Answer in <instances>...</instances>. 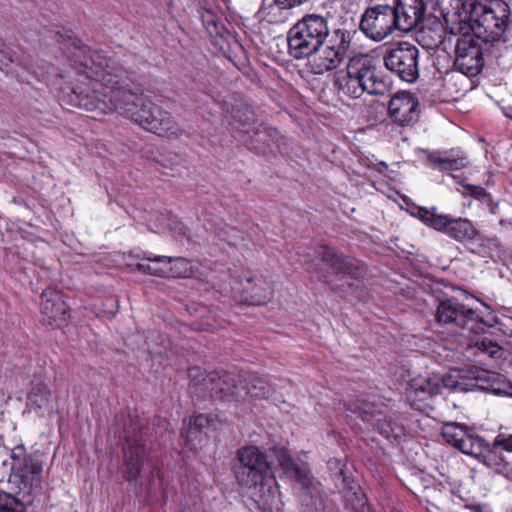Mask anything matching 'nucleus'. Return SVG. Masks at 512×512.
I'll return each instance as SVG.
<instances>
[{"mask_svg":"<svg viewBox=\"0 0 512 512\" xmlns=\"http://www.w3.org/2000/svg\"><path fill=\"white\" fill-rule=\"evenodd\" d=\"M56 42L79 77L71 81L65 101L71 106L102 113L120 111L145 130L177 137L182 129L167 111L131 89V74L102 51L94 50L70 34L55 32Z\"/></svg>","mask_w":512,"mask_h":512,"instance_id":"f257e3e1","label":"nucleus"},{"mask_svg":"<svg viewBox=\"0 0 512 512\" xmlns=\"http://www.w3.org/2000/svg\"><path fill=\"white\" fill-rule=\"evenodd\" d=\"M189 390L199 399L219 398L221 400L243 401L249 398H269L274 389L261 378L253 375L218 372L204 373L199 367L188 370Z\"/></svg>","mask_w":512,"mask_h":512,"instance_id":"f03ea898","label":"nucleus"},{"mask_svg":"<svg viewBox=\"0 0 512 512\" xmlns=\"http://www.w3.org/2000/svg\"><path fill=\"white\" fill-rule=\"evenodd\" d=\"M241 468L237 471L239 483L248 489V495L259 512H281L279 486L269 474L266 456L258 447L246 446L238 450Z\"/></svg>","mask_w":512,"mask_h":512,"instance_id":"7ed1b4c3","label":"nucleus"},{"mask_svg":"<svg viewBox=\"0 0 512 512\" xmlns=\"http://www.w3.org/2000/svg\"><path fill=\"white\" fill-rule=\"evenodd\" d=\"M297 24L322 48L308 61L311 72L323 75L336 69L350 48L351 33L342 28L330 31L328 19L315 13L305 15Z\"/></svg>","mask_w":512,"mask_h":512,"instance_id":"20e7f679","label":"nucleus"},{"mask_svg":"<svg viewBox=\"0 0 512 512\" xmlns=\"http://www.w3.org/2000/svg\"><path fill=\"white\" fill-rule=\"evenodd\" d=\"M297 24L322 48L308 61L311 72L323 75L336 69L350 48L351 33L342 28L330 31L328 19L315 13L305 15Z\"/></svg>","mask_w":512,"mask_h":512,"instance_id":"39448f33","label":"nucleus"},{"mask_svg":"<svg viewBox=\"0 0 512 512\" xmlns=\"http://www.w3.org/2000/svg\"><path fill=\"white\" fill-rule=\"evenodd\" d=\"M451 7V21L458 22L461 29H469L485 43L498 40L506 29L509 6L505 2L488 6L484 0H452Z\"/></svg>","mask_w":512,"mask_h":512,"instance_id":"423d86ee","label":"nucleus"},{"mask_svg":"<svg viewBox=\"0 0 512 512\" xmlns=\"http://www.w3.org/2000/svg\"><path fill=\"white\" fill-rule=\"evenodd\" d=\"M333 85L340 96L360 98L364 93L383 95L390 83L379 75L373 61L367 56H356L349 60L345 69L334 75Z\"/></svg>","mask_w":512,"mask_h":512,"instance_id":"0eeeda50","label":"nucleus"},{"mask_svg":"<svg viewBox=\"0 0 512 512\" xmlns=\"http://www.w3.org/2000/svg\"><path fill=\"white\" fill-rule=\"evenodd\" d=\"M148 427L130 425L126 430V439L123 446L124 457V477L127 481H138L141 486H144L149 492L155 491L161 487L160 470L156 467H151L150 477L147 481L143 480L141 475L146 455V437L149 434Z\"/></svg>","mask_w":512,"mask_h":512,"instance_id":"6e6552de","label":"nucleus"},{"mask_svg":"<svg viewBox=\"0 0 512 512\" xmlns=\"http://www.w3.org/2000/svg\"><path fill=\"white\" fill-rule=\"evenodd\" d=\"M445 441L462 453L478 459L491 469H498L503 459L482 437L471 432L466 426L458 423H446L442 428Z\"/></svg>","mask_w":512,"mask_h":512,"instance_id":"1a4fd4ad","label":"nucleus"},{"mask_svg":"<svg viewBox=\"0 0 512 512\" xmlns=\"http://www.w3.org/2000/svg\"><path fill=\"white\" fill-rule=\"evenodd\" d=\"M482 379L479 371L452 370L444 376L419 375L409 381L408 387L415 396L422 399L438 395L444 389L455 391H473L478 387V380Z\"/></svg>","mask_w":512,"mask_h":512,"instance_id":"9d476101","label":"nucleus"},{"mask_svg":"<svg viewBox=\"0 0 512 512\" xmlns=\"http://www.w3.org/2000/svg\"><path fill=\"white\" fill-rule=\"evenodd\" d=\"M316 254L329 267L334 276L330 273H320L312 265L307 268L310 273L316 274L320 281L327 283L334 290L347 292L352 289L353 283L351 280H357L361 276V269L357 260L338 254L328 246H320Z\"/></svg>","mask_w":512,"mask_h":512,"instance_id":"9b49d317","label":"nucleus"},{"mask_svg":"<svg viewBox=\"0 0 512 512\" xmlns=\"http://www.w3.org/2000/svg\"><path fill=\"white\" fill-rule=\"evenodd\" d=\"M279 465L285 475L301 485L300 500L307 512H318L324 509V497L321 485L310 476L306 463L296 462L286 451L278 455Z\"/></svg>","mask_w":512,"mask_h":512,"instance_id":"f8f14e48","label":"nucleus"},{"mask_svg":"<svg viewBox=\"0 0 512 512\" xmlns=\"http://www.w3.org/2000/svg\"><path fill=\"white\" fill-rule=\"evenodd\" d=\"M412 215L426 226L442 232L458 242L474 241L479 234L470 220L452 217L448 214H438L436 207L417 206L414 208Z\"/></svg>","mask_w":512,"mask_h":512,"instance_id":"ddd939ff","label":"nucleus"},{"mask_svg":"<svg viewBox=\"0 0 512 512\" xmlns=\"http://www.w3.org/2000/svg\"><path fill=\"white\" fill-rule=\"evenodd\" d=\"M451 33L456 38L455 67L465 76L478 75L484 66L483 41L475 33H471L469 29H461V25L452 27Z\"/></svg>","mask_w":512,"mask_h":512,"instance_id":"4468645a","label":"nucleus"},{"mask_svg":"<svg viewBox=\"0 0 512 512\" xmlns=\"http://www.w3.org/2000/svg\"><path fill=\"white\" fill-rule=\"evenodd\" d=\"M362 419L370 422L387 439H401L406 435V419L396 412H387L386 407L375 402L365 401L357 410Z\"/></svg>","mask_w":512,"mask_h":512,"instance_id":"2eb2a0df","label":"nucleus"},{"mask_svg":"<svg viewBox=\"0 0 512 512\" xmlns=\"http://www.w3.org/2000/svg\"><path fill=\"white\" fill-rule=\"evenodd\" d=\"M436 320L440 324H454L470 332L483 330L484 320L468 303L457 297L441 301L437 307Z\"/></svg>","mask_w":512,"mask_h":512,"instance_id":"dca6fc26","label":"nucleus"},{"mask_svg":"<svg viewBox=\"0 0 512 512\" xmlns=\"http://www.w3.org/2000/svg\"><path fill=\"white\" fill-rule=\"evenodd\" d=\"M418 57L419 50L415 45L400 42L386 51L384 64L401 80L412 83L419 76Z\"/></svg>","mask_w":512,"mask_h":512,"instance_id":"f3484780","label":"nucleus"},{"mask_svg":"<svg viewBox=\"0 0 512 512\" xmlns=\"http://www.w3.org/2000/svg\"><path fill=\"white\" fill-rule=\"evenodd\" d=\"M392 6L377 5L365 11L360 30L374 41H382L397 29Z\"/></svg>","mask_w":512,"mask_h":512,"instance_id":"a211bd4d","label":"nucleus"},{"mask_svg":"<svg viewBox=\"0 0 512 512\" xmlns=\"http://www.w3.org/2000/svg\"><path fill=\"white\" fill-rule=\"evenodd\" d=\"M26 411L47 421L58 413V397L45 383H34L27 395Z\"/></svg>","mask_w":512,"mask_h":512,"instance_id":"6ab92c4d","label":"nucleus"},{"mask_svg":"<svg viewBox=\"0 0 512 512\" xmlns=\"http://www.w3.org/2000/svg\"><path fill=\"white\" fill-rule=\"evenodd\" d=\"M11 459L10 481L18 483L20 489H30L35 478L42 472V466L32 456L27 455L22 446L12 450Z\"/></svg>","mask_w":512,"mask_h":512,"instance_id":"aec40b11","label":"nucleus"},{"mask_svg":"<svg viewBox=\"0 0 512 512\" xmlns=\"http://www.w3.org/2000/svg\"><path fill=\"white\" fill-rule=\"evenodd\" d=\"M388 115L393 123L408 127L415 124L419 118V102L410 92H399L389 101Z\"/></svg>","mask_w":512,"mask_h":512,"instance_id":"412c9836","label":"nucleus"},{"mask_svg":"<svg viewBox=\"0 0 512 512\" xmlns=\"http://www.w3.org/2000/svg\"><path fill=\"white\" fill-rule=\"evenodd\" d=\"M240 286L233 287V290L239 294L240 301L249 305L266 304L273 296L271 284L261 276L247 277Z\"/></svg>","mask_w":512,"mask_h":512,"instance_id":"4be33fe9","label":"nucleus"},{"mask_svg":"<svg viewBox=\"0 0 512 512\" xmlns=\"http://www.w3.org/2000/svg\"><path fill=\"white\" fill-rule=\"evenodd\" d=\"M287 42L290 56L297 60L313 58L322 49L297 23L289 29Z\"/></svg>","mask_w":512,"mask_h":512,"instance_id":"5701e85b","label":"nucleus"},{"mask_svg":"<svg viewBox=\"0 0 512 512\" xmlns=\"http://www.w3.org/2000/svg\"><path fill=\"white\" fill-rule=\"evenodd\" d=\"M392 10L397 30L409 32L422 20L425 6L422 0H397Z\"/></svg>","mask_w":512,"mask_h":512,"instance_id":"b1692460","label":"nucleus"},{"mask_svg":"<svg viewBox=\"0 0 512 512\" xmlns=\"http://www.w3.org/2000/svg\"><path fill=\"white\" fill-rule=\"evenodd\" d=\"M41 313L43 320L52 327H61L66 321L68 306L62 295L54 289H46L41 295Z\"/></svg>","mask_w":512,"mask_h":512,"instance_id":"393cba45","label":"nucleus"},{"mask_svg":"<svg viewBox=\"0 0 512 512\" xmlns=\"http://www.w3.org/2000/svg\"><path fill=\"white\" fill-rule=\"evenodd\" d=\"M222 424V419L218 414H199L189 420V428L185 438V445L190 449H197L198 442L202 441L201 430L205 428L217 429Z\"/></svg>","mask_w":512,"mask_h":512,"instance_id":"a878e982","label":"nucleus"},{"mask_svg":"<svg viewBox=\"0 0 512 512\" xmlns=\"http://www.w3.org/2000/svg\"><path fill=\"white\" fill-rule=\"evenodd\" d=\"M428 162L441 171H456L466 167L469 163L465 155L453 156L448 153L434 152L428 155Z\"/></svg>","mask_w":512,"mask_h":512,"instance_id":"bb28decb","label":"nucleus"},{"mask_svg":"<svg viewBox=\"0 0 512 512\" xmlns=\"http://www.w3.org/2000/svg\"><path fill=\"white\" fill-rule=\"evenodd\" d=\"M156 260L166 262V277L188 278L194 273L191 261L186 258L162 256Z\"/></svg>","mask_w":512,"mask_h":512,"instance_id":"cd10ccee","label":"nucleus"},{"mask_svg":"<svg viewBox=\"0 0 512 512\" xmlns=\"http://www.w3.org/2000/svg\"><path fill=\"white\" fill-rule=\"evenodd\" d=\"M161 257L162 256H156L152 253L145 252L143 258L147 260V263L139 262L136 264V268L142 273H148L158 277H166V262L156 260Z\"/></svg>","mask_w":512,"mask_h":512,"instance_id":"c85d7f7f","label":"nucleus"},{"mask_svg":"<svg viewBox=\"0 0 512 512\" xmlns=\"http://www.w3.org/2000/svg\"><path fill=\"white\" fill-rule=\"evenodd\" d=\"M473 354H487L490 358L498 359L502 355V348L492 340L484 338L481 341L475 343L472 347Z\"/></svg>","mask_w":512,"mask_h":512,"instance_id":"c756f323","label":"nucleus"},{"mask_svg":"<svg viewBox=\"0 0 512 512\" xmlns=\"http://www.w3.org/2000/svg\"><path fill=\"white\" fill-rule=\"evenodd\" d=\"M343 499L346 506L355 511H359L364 506L365 498L358 485L351 486L343 491Z\"/></svg>","mask_w":512,"mask_h":512,"instance_id":"7c9ffc66","label":"nucleus"},{"mask_svg":"<svg viewBox=\"0 0 512 512\" xmlns=\"http://www.w3.org/2000/svg\"><path fill=\"white\" fill-rule=\"evenodd\" d=\"M0 512H26V507L11 494L0 491Z\"/></svg>","mask_w":512,"mask_h":512,"instance_id":"2f4dec72","label":"nucleus"},{"mask_svg":"<svg viewBox=\"0 0 512 512\" xmlns=\"http://www.w3.org/2000/svg\"><path fill=\"white\" fill-rule=\"evenodd\" d=\"M17 62L19 65L28 67V64L17 57L11 51L9 47L0 45V70L8 69L11 64Z\"/></svg>","mask_w":512,"mask_h":512,"instance_id":"473e14b6","label":"nucleus"},{"mask_svg":"<svg viewBox=\"0 0 512 512\" xmlns=\"http://www.w3.org/2000/svg\"><path fill=\"white\" fill-rule=\"evenodd\" d=\"M217 233L223 241L232 246H240L244 240L242 233L234 227L221 228Z\"/></svg>","mask_w":512,"mask_h":512,"instance_id":"72a5a7b5","label":"nucleus"},{"mask_svg":"<svg viewBox=\"0 0 512 512\" xmlns=\"http://www.w3.org/2000/svg\"><path fill=\"white\" fill-rule=\"evenodd\" d=\"M492 445L496 449L500 448L506 452H512V434H498Z\"/></svg>","mask_w":512,"mask_h":512,"instance_id":"f704fd0d","label":"nucleus"},{"mask_svg":"<svg viewBox=\"0 0 512 512\" xmlns=\"http://www.w3.org/2000/svg\"><path fill=\"white\" fill-rule=\"evenodd\" d=\"M304 0H273L272 4L269 6V11L266 13L267 15L271 14V12L275 9L280 10H288L299 4H301Z\"/></svg>","mask_w":512,"mask_h":512,"instance_id":"c9c22d12","label":"nucleus"},{"mask_svg":"<svg viewBox=\"0 0 512 512\" xmlns=\"http://www.w3.org/2000/svg\"><path fill=\"white\" fill-rule=\"evenodd\" d=\"M460 183L465 188L464 194H468L476 199L490 198L489 194L486 192V190L483 187L477 186V185H472V184H464L462 182H460Z\"/></svg>","mask_w":512,"mask_h":512,"instance_id":"e433bc0d","label":"nucleus"},{"mask_svg":"<svg viewBox=\"0 0 512 512\" xmlns=\"http://www.w3.org/2000/svg\"><path fill=\"white\" fill-rule=\"evenodd\" d=\"M200 318L202 322L199 324V329H214L217 326L215 325V316L210 315V312L207 311L206 307H202L200 309Z\"/></svg>","mask_w":512,"mask_h":512,"instance_id":"4c0bfd02","label":"nucleus"},{"mask_svg":"<svg viewBox=\"0 0 512 512\" xmlns=\"http://www.w3.org/2000/svg\"><path fill=\"white\" fill-rule=\"evenodd\" d=\"M42 76L46 81L51 82L52 85H57L58 79L68 78L70 80L72 78L70 74L64 75L58 73L53 66L48 67L47 71L44 72Z\"/></svg>","mask_w":512,"mask_h":512,"instance_id":"58836bf2","label":"nucleus"},{"mask_svg":"<svg viewBox=\"0 0 512 512\" xmlns=\"http://www.w3.org/2000/svg\"><path fill=\"white\" fill-rule=\"evenodd\" d=\"M251 118L249 116H247L245 118V120H235V123L233 124V127L235 129H237L240 133H245V134H248L249 133V126H250V121Z\"/></svg>","mask_w":512,"mask_h":512,"instance_id":"ea45409f","label":"nucleus"},{"mask_svg":"<svg viewBox=\"0 0 512 512\" xmlns=\"http://www.w3.org/2000/svg\"><path fill=\"white\" fill-rule=\"evenodd\" d=\"M168 156H169L168 160L171 162L169 164V166H172L174 163L176 164L179 162V156L177 154L168 153ZM161 165H163L164 167H168V164L165 163L164 159L161 160Z\"/></svg>","mask_w":512,"mask_h":512,"instance_id":"a19ab883","label":"nucleus"},{"mask_svg":"<svg viewBox=\"0 0 512 512\" xmlns=\"http://www.w3.org/2000/svg\"><path fill=\"white\" fill-rule=\"evenodd\" d=\"M147 346H148V351L151 353V354H162L163 350L161 348H158V347H154L150 344V342H147L146 343Z\"/></svg>","mask_w":512,"mask_h":512,"instance_id":"79ce46f5","label":"nucleus"},{"mask_svg":"<svg viewBox=\"0 0 512 512\" xmlns=\"http://www.w3.org/2000/svg\"><path fill=\"white\" fill-rule=\"evenodd\" d=\"M441 41H442V36H441V34H438V35H437V38L433 41V43L428 44L427 46H428L429 48L437 47V46H438V44H439V43H441Z\"/></svg>","mask_w":512,"mask_h":512,"instance_id":"37998d69","label":"nucleus"},{"mask_svg":"<svg viewBox=\"0 0 512 512\" xmlns=\"http://www.w3.org/2000/svg\"><path fill=\"white\" fill-rule=\"evenodd\" d=\"M471 510L473 512H486V508L485 506H482V505H474V506H471Z\"/></svg>","mask_w":512,"mask_h":512,"instance_id":"c03bdc74","label":"nucleus"},{"mask_svg":"<svg viewBox=\"0 0 512 512\" xmlns=\"http://www.w3.org/2000/svg\"><path fill=\"white\" fill-rule=\"evenodd\" d=\"M387 167H388V166H387V164H386L385 162H380V163L378 164V171H379V172H383L384 170H386V169H387Z\"/></svg>","mask_w":512,"mask_h":512,"instance_id":"a18cd8bd","label":"nucleus"},{"mask_svg":"<svg viewBox=\"0 0 512 512\" xmlns=\"http://www.w3.org/2000/svg\"><path fill=\"white\" fill-rule=\"evenodd\" d=\"M266 9H267L266 7H262V9H261L262 13H265Z\"/></svg>","mask_w":512,"mask_h":512,"instance_id":"49530a36","label":"nucleus"},{"mask_svg":"<svg viewBox=\"0 0 512 512\" xmlns=\"http://www.w3.org/2000/svg\"><path fill=\"white\" fill-rule=\"evenodd\" d=\"M465 299H466L467 301L472 300V298H470V297H468V296H466V297H465Z\"/></svg>","mask_w":512,"mask_h":512,"instance_id":"de8ad7c7","label":"nucleus"},{"mask_svg":"<svg viewBox=\"0 0 512 512\" xmlns=\"http://www.w3.org/2000/svg\"><path fill=\"white\" fill-rule=\"evenodd\" d=\"M511 395H512V392H511Z\"/></svg>","mask_w":512,"mask_h":512,"instance_id":"09e8293b","label":"nucleus"}]
</instances>
